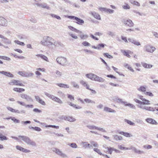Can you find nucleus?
I'll return each mask as SVG.
<instances>
[{
    "mask_svg": "<svg viewBox=\"0 0 158 158\" xmlns=\"http://www.w3.org/2000/svg\"><path fill=\"white\" fill-rule=\"evenodd\" d=\"M40 43L42 45L52 48L62 46L63 44L56 41L53 38L49 36H44L40 41Z\"/></svg>",
    "mask_w": 158,
    "mask_h": 158,
    "instance_id": "nucleus-1",
    "label": "nucleus"
},
{
    "mask_svg": "<svg viewBox=\"0 0 158 158\" xmlns=\"http://www.w3.org/2000/svg\"><path fill=\"white\" fill-rule=\"evenodd\" d=\"M139 98L142 101H140L137 99H135L134 101L139 104L137 105V107L142 110H145L149 111H154V109L151 106H147V105L150 104V101L143 98V97L141 95L139 96Z\"/></svg>",
    "mask_w": 158,
    "mask_h": 158,
    "instance_id": "nucleus-2",
    "label": "nucleus"
},
{
    "mask_svg": "<svg viewBox=\"0 0 158 158\" xmlns=\"http://www.w3.org/2000/svg\"><path fill=\"white\" fill-rule=\"evenodd\" d=\"M19 137L21 138L22 140L27 145L33 147H36V143L34 141L31 140L29 137L21 135L19 136Z\"/></svg>",
    "mask_w": 158,
    "mask_h": 158,
    "instance_id": "nucleus-3",
    "label": "nucleus"
},
{
    "mask_svg": "<svg viewBox=\"0 0 158 158\" xmlns=\"http://www.w3.org/2000/svg\"><path fill=\"white\" fill-rule=\"evenodd\" d=\"M51 149L53 152H55L61 157L62 158H67L68 157L67 155L63 153L60 150L55 148H52Z\"/></svg>",
    "mask_w": 158,
    "mask_h": 158,
    "instance_id": "nucleus-4",
    "label": "nucleus"
},
{
    "mask_svg": "<svg viewBox=\"0 0 158 158\" xmlns=\"http://www.w3.org/2000/svg\"><path fill=\"white\" fill-rule=\"evenodd\" d=\"M68 18L70 19L74 20V22L79 25H82L84 23L83 20L75 16H69Z\"/></svg>",
    "mask_w": 158,
    "mask_h": 158,
    "instance_id": "nucleus-5",
    "label": "nucleus"
},
{
    "mask_svg": "<svg viewBox=\"0 0 158 158\" xmlns=\"http://www.w3.org/2000/svg\"><path fill=\"white\" fill-rule=\"evenodd\" d=\"M144 49L148 52L152 53L156 50V48L155 47L148 44L144 46Z\"/></svg>",
    "mask_w": 158,
    "mask_h": 158,
    "instance_id": "nucleus-6",
    "label": "nucleus"
},
{
    "mask_svg": "<svg viewBox=\"0 0 158 158\" xmlns=\"http://www.w3.org/2000/svg\"><path fill=\"white\" fill-rule=\"evenodd\" d=\"M122 22L125 25L129 27H133L134 24L132 21L130 19H123L122 20Z\"/></svg>",
    "mask_w": 158,
    "mask_h": 158,
    "instance_id": "nucleus-7",
    "label": "nucleus"
},
{
    "mask_svg": "<svg viewBox=\"0 0 158 158\" xmlns=\"http://www.w3.org/2000/svg\"><path fill=\"white\" fill-rule=\"evenodd\" d=\"M56 60L58 63L62 65H65L66 64L67 60L64 57H58L57 58Z\"/></svg>",
    "mask_w": 158,
    "mask_h": 158,
    "instance_id": "nucleus-8",
    "label": "nucleus"
},
{
    "mask_svg": "<svg viewBox=\"0 0 158 158\" xmlns=\"http://www.w3.org/2000/svg\"><path fill=\"white\" fill-rule=\"evenodd\" d=\"M20 96L23 99L26 100L27 102H32L33 100L31 97L29 95L25 94H20Z\"/></svg>",
    "mask_w": 158,
    "mask_h": 158,
    "instance_id": "nucleus-9",
    "label": "nucleus"
},
{
    "mask_svg": "<svg viewBox=\"0 0 158 158\" xmlns=\"http://www.w3.org/2000/svg\"><path fill=\"white\" fill-rule=\"evenodd\" d=\"M129 42L137 46H141L140 43L133 38H129L128 39Z\"/></svg>",
    "mask_w": 158,
    "mask_h": 158,
    "instance_id": "nucleus-10",
    "label": "nucleus"
},
{
    "mask_svg": "<svg viewBox=\"0 0 158 158\" xmlns=\"http://www.w3.org/2000/svg\"><path fill=\"white\" fill-rule=\"evenodd\" d=\"M9 84L11 85H15L21 86H24V85L22 83H21L20 81L19 80H14L11 81L9 83Z\"/></svg>",
    "mask_w": 158,
    "mask_h": 158,
    "instance_id": "nucleus-11",
    "label": "nucleus"
},
{
    "mask_svg": "<svg viewBox=\"0 0 158 158\" xmlns=\"http://www.w3.org/2000/svg\"><path fill=\"white\" fill-rule=\"evenodd\" d=\"M7 24V22L6 19L2 17H0V26H6Z\"/></svg>",
    "mask_w": 158,
    "mask_h": 158,
    "instance_id": "nucleus-12",
    "label": "nucleus"
},
{
    "mask_svg": "<svg viewBox=\"0 0 158 158\" xmlns=\"http://www.w3.org/2000/svg\"><path fill=\"white\" fill-rule=\"evenodd\" d=\"M146 121L148 123L152 124L157 125L158 123L155 120L151 118H148L146 119Z\"/></svg>",
    "mask_w": 158,
    "mask_h": 158,
    "instance_id": "nucleus-13",
    "label": "nucleus"
},
{
    "mask_svg": "<svg viewBox=\"0 0 158 158\" xmlns=\"http://www.w3.org/2000/svg\"><path fill=\"white\" fill-rule=\"evenodd\" d=\"M94 81L99 82H103L105 81V80L103 78L98 77L96 75H95L94 79Z\"/></svg>",
    "mask_w": 158,
    "mask_h": 158,
    "instance_id": "nucleus-14",
    "label": "nucleus"
},
{
    "mask_svg": "<svg viewBox=\"0 0 158 158\" xmlns=\"http://www.w3.org/2000/svg\"><path fill=\"white\" fill-rule=\"evenodd\" d=\"M91 14L96 19L98 20H101V18L100 15L98 14L96 12L94 11L91 12Z\"/></svg>",
    "mask_w": 158,
    "mask_h": 158,
    "instance_id": "nucleus-15",
    "label": "nucleus"
},
{
    "mask_svg": "<svg viewBox=\"0 0 158 158\" xmlns=\"http://www.w3.org/2000/svg\"><path fill=\"white\" fill-rule=\"evenodd\" d=\"M38 6H39L40 7H41L42 8H46L48 10L50 9V7L48 6L46 3H41L39 4V3H37L36 4Z\"/></svg>",
    "mask_w": 158,
    "mask_h": 158,
    "instance_id": "nucleus-16",
    "label": "nucleus"
},
{
    "mask_svg": "<svg viewBox=\"0 0 158 158\" xmlns=\"http://www.w3.org/2000/svg\"><path fill=\"white\" fill-rule=\"evenodd\" d=\"M133 150L135 153L138 154H142L145 153L143 151L140 150L135 147L133 148Z\"/></svg>",
    "mask_w": 158,
    "mask_h": 158,
    "instance_id": "nucleus-17",
    "label": "nucleus"
},
{
    "mask_svg": "<svg viewBox=\"0 0 158 158\" xmlns=\"http://www.w3.org/2000/svg\"><path fill=\"white\" fill-rule=\"evenodd\" d=\"M141 64L142 66L145 68L150 69L153 66L152 64H148L144 62H142Z\"/></svg>",
    "mask_w": 158,
    "mask_h": 158,
    "instance_id": "nucleus-18",
    "label": "nucleus"
},
{
    "mask_svg": "<svg viewBox=\"0 0 158 158\" xmlns=\"http://www.w3.org/2000/svg\"><path fill=\"white\" fill-rule=\"evenodd\" d=\"M104 110L106 112H112L114 113L116 112L115 110L107 107H104Z\"/></svg>",
    "mask_w": 158,
    "mask_h": 158,
    "instance_id": "nucleus-19",
    "label": "nucleus"
},
{
    "mask_svg": "<svg viewBox=\"0 0 158 158\" xmlns=\"http://www.w3.org/2000/svg\"><path fill=\"white\" fill-rule=\"evenodd\" d=\"M118 133L120 134L123 135L124 136L126 137H131L132 136V135L126 132L120 131L118 132Z\"/></svg>",
    "mask_w": 158,
    "mask_h": 158,
    "instance_id": "nucleus-20",
    "label": "nucleus"
},
{
    "mask_svg": "<svg viewBox=\"0 0 158 158\" xmlns=\"http://www.w3.org/2000/svg\"><path fill=\"white\" fill-rule=\"evenodd\" d=\"M34 74L33 73L30 72H25V77H32Z\"/></svg>",
    "mask_w": 158,
    "mask_h": 158,
    "instance_id": "nucleus-21",
    "label": "nucleus"
},
{
    "mask_svg": "<svg viewBox=\"0 0 158 158\" xmlns=\"http://www.w3.org/2000/svg\"><path fill=\"white\" fill-rule=\"evenodd\" d=\"M56 85L60 87L63 88H68L69 87V86L68 85L63 83H57L56 84Z\"/></svg>",
    "mask_w": 158,
    "mask_h": 158,
    "instance_id": "nucleus-22",
    "label": "nucleus"
},
{
    "mask_svg": "<svg viewBox=\"0 0 158 158\" xmlns=\"http://www.w3.org/2000/svg\"><path fill=\"white\" fill-rule=\"evenodd\" d=\"M44 93L45 95H46L48 97V98L52 99L53 101H54V100H55V99L56 97L55 96L53 95H51L49 93H48L46 92H45Z\"/></svg>",
    "mask_w": 158,
    "mask_h": 158,
    "instance_id": "nucleus-23",
    "label": "nucleus"
},
{
    "mask_svg": "<svg viewBox=\"0 0 158 158\" xmlns=\"http://www.w3.org/2000/svg\"><path fill=\"white\" fill-rule=\"evenodd\" d=\"M95 74L93 73H90L89 74H86V76L88 78L91 79L92 80H94V76Z\"/></svg>",
    "mask_w": 158,
    "mask_h": 158,
    "instance_id": "nucleus-24",
    "label": "nucleus"
},
{
    "mask_svg": "<svg viewBox=\"0 0 158 158\" xmlns=\"http://www.w3.org/2000/svg\"><path fill=\"white\" fill-rule=\"evenodd\" d=\"M68 28L69 29L75 32H76L77 33H81V31H80L79 30H78L76 28H74V27L71 26H69Z\"/></svg>",
    "mask_w": 158,
    "mask_h": 158,
    "instance_id": "nucleus-25",
    "label": "nucleus"
},
{
    "mask_svg": "<svg viewBox=\"0 0 158 158\" xmlns=\"http://www.w3.org/2000/svg\"><path fill=\"white\" fill-rule=\"evenodd\" d=\"M67 118L66 120L71 122H74L76 120V119L75 118L71 116H67Z\"/></svg>",
    "mask_w": 158,
    "mask_h": 158,
    "instance_id": "nucleus-26",
    "label": "nucleus"
},
{
    "mask_svg": "<svg viewBox=\"0 0 158 158\" xmlns=\"http://www.w3.org/2000/svg\"><path fill=\"white\" fill-rule=\"evenodd\" d=\"M8 139L5 136L3 135L0 132V140L1 141Z\"/></svg>",
    "mask_w": 158,
    "mask_h": 158,
    "instance_id": "nucleus-27",
    "label": "nucleus"
},
{
    "mask_svg": "<svg viewBox=\"0 0 158 158\" xmlns=\"http://www.w3.org/2000/svg\"><path fill=\"white\" fill-rule=\"evenodd\" d=\"M29 128L30 129H33L37 131H41V129L40 128L37 127H33L32 126H29Z\"/></svg>",
    "mask_w": 158,
    "mask_h": 158,
    "instance_id": "nucleus-28",
    "label": "nucleus"
},
{
    "mask_svg": "<svg viewBox=\"0 0 158 158\" xmlns=\"http://www.w3.org/2000/svg\"><path fill=\"white\" fill-rule=\"evenodd\" d=\"M121 51L124 56H127L128 58H130L131 56L129 54V52H128L127 51V52L126 51L123 50H121Z\"/></svg>",
    "mask_w": 158,
    "mask_h": 158,
    "instance_id": "nucleus-29",
    "label": "nucleus"
},
{
    "mask_svg": "<svg viewBox=\"0 0 158 158\" xmlns=\"http://www.w3.org/2000/svg\"><path fill=\"white\" fill-rule=\"evenodd\" d=\"M113 136L114 139L116 141L121 140L122 139V137L121 136H118L117 135H113Z\"/></svg>",
    "mask_w": 158,
    "mask_h": 158,
    "instance_id": "nucleus-30",
    "label": "nucleus"
},
{
    "mask_svg": "<svg viewBox=\"0 0 158 158\" xmlns=\"http://www.w3.org/2000/svg\"><path fill=\"white\" fill-rule=\"evenodd\" d=\"M0 38L2 39H3L4 40L3 41L8 44H10L11 43L10 41L9 40L6 38L2 35L0 34Z\"/></svg>",
    "mask_w": 158,
    "mask_h": 158,
    "instance_id": "nucleus-31",
    "label": "nucleus"
},
{
    "mask_svg": "<svg viewBox=\"0 0 158 158\" xmlns=\"http://www.w3.org/2000/svg\"><path fill=\"white\" fill-rule=\"evenodd\" d=\"M13 90L15 91L18 92H22L25 91V89L22 88H15L13 89Z\"/></svg>",
    "mask_w": 158,
    "mask_h": 158,
    "instance_id": "nucleus-32",
    "label": "nucleus"
},
{
    "mask_svg": "<svg viewBox=\"0 0 158 158\" xmlns=\"http://www.w3.org/2000/svg\"><path fill=\"white\" fill-rule=\"evenodd\" d=\"M137 89L139 91L145 92L146 90V88L144 86H141Z\"/></svg>",
    "mask_w": 158,
    "mask_h": 158,
    "instance_id": "nucleus-33",
    "label": "nucleus"
},
{
    "mask_svg": "<svg viewBox=\"0 0 158 158\" xmlns=\"http://www.w3.org/2000/svg\"><path fill=\"white\" fill-rule=\"evenodd\" d=\"M55 73L56 74L55 77L56 78L60 77L62 75V73L57 70L55 71Z\"/></svg>",
    "mask_w": 158,
    "mask_h": 158,
    "instance_id": "nucleus-34",
    "label": "nucleus"
},
{
    "mask_svg": "<svg viewBox=\"0 0 158 158\" xmlns=\"http://www.w3.org/2000/svg\"><path fill=\"white\" fill-rule=\"evenodd\" d=\"M118 148L121 150H130L131 149V148H127V147H123L121 145H118Z\"/></svg>",
    "mask_w": 158,
    "mask_h": 158,
    "instance_id": "nucleus-35",
    "label": "nucleus"
},
{
    "mask_svg": "<svg viewBox=\"0 0 158 158\" xmlns=\"http://www.w3.org/2000/svg\"><path fill=\"white\" fill-rule=\"evenodd\" d=\"M87 142H82V143L83 144V147L85 148H90L92 147V145H90V144L87 143Z\"/></svg>",
    "mask_w": 158,
    "mask_h": 158,
    "instance_id": "nucleus-36",
    "label": "nucleus"
},
{
    "mask_svg": "<svg viewBox=\"0 0 158 158\" xmlns=\"http://www.w3.org/2000/svg\"><path fill=\"white\" fill-rule=\"evenodd\" d=\"M84 101L86 103H91L95 104V102L94 101H92L90 99L88 98H85L84 99Z\"/></svg>",
    "mask_w": 158,
    "mask_h": 158,
    "instance_id": "nucleus-37",
    "label": "nucleus"
},
{
    "mask_svg": "<svg viewBox=\"0 0 158 158\" xmlns=\"http://www.w3.org/2000/svg\"><path fill=\"white\" fill-rule=\"evenodd\" d=\"M107 34L109 36H111L112 37H114L115 36V34L114 32H112L110 31H108L107 32Z\"/></svg>",
    "mask_w": 158,
    "mask_h": 158,
    "instance_id": "nucleus-38",
    "label": "nucleus"
},
{
    "mask_svg": "<svg viewBox=\"0 0 158 158\" xmlns=\"http://www.w3.org/2000/svg\"><path fill=\"white\" fill-rule=\"evenodd\" d=\"M124 121L125 122L127 123L128 124L130 125L131 126H134L135 125V124L133 122H132L130 120H127V119H125Z\"/></svg>",
    "mask_w": 158,
    "mask_h": 158,
    "instance_id": "nucleus-39",
    "label": "nucleus"
},
{
    "mask_svg": "<svg viewBox=\"0 0 158 158\" xmlns=\"http://www.w3.org/2000/svg\"><path fill=\"white\" fill-rule=\"evenodd\" d=\"M90 143H91L90 145H92V146H93L94 147H98V143L95 142L94 141H90Z\"/></svg>",
    "mask_w": 158,
    "mask_h": 158,
    "instance_id": "nucleus-40",
    "label": "nucleus"
},
{
    "mask_svg": "<svg viewBox=\"0 0 158 158\" xmlns=\"http://www.w3.org/2000/svg\"><path fill=\"white\" fill-rule=\"evenodd\" d=\"M143 148H144L148 150L152 149V147L151 145L146 144L144 145L143 146Z\"/></svg>",
    "mask_w": 158,
    "mask_h": 158,
    "instance_id": "nucleus-41",
    "label": "nucleus"
},
{
    "mask_svg": "<svg viewBox=\"0 0 158 158\" xmlns=\"http://www.w3.org/2000/svg\"><path fill=\"white\" fill-rule=\"evenodd\" d=\"M123 8L124 9L127 10L130 9V6L127 3H125L124 5L122 6Z\"/></svg>",
    "mask_w": 158,
    "mask_h": 158,
    "instance_id": "nucleus-42",
    "label": "nucleus"
},
{
    "mask_svg": "<svg viewBox=\"0 0 158 158\" xmlns=\"http://www.w3.org/2000/svg\"><path fill=\"white\" fill-rule=\"evenodd\" d=\"M54 101L60 104H62L63 103V102L59 98L57 97H56Z\"/></svg>",
    "mask_w": 158,
    "mask_h": 158,
    "instance_id": "nucleus-43",
    "label": "nucleus"
},
{
    "mask_svg": "<svg viewBox=\"0 0 158 158\" xmlns=\"http://www.w3.org/2000/svg\"><path fill=\"white\" fill-rule=\"evenodd\" d=\"M71 84L75 88H79V85L75 81L71 82Z\"/></svg>",
    "mask_w": 158,
    "mask_h": 158,
    "instance_id": "nucleus-44",
    "label": "nucleus"
},
{
    "mask_svg": "<svg viewBox=\"0 0 158 158\" xmlns=\"http://www.w3.org/2000/svg\"><path fill=\"white\" fill-rule=\"evenodd\" d=\"M87 127L89 129L94 130L96 129V127L94 125H89L87 126Z\"/></svg>",
    "mask_w": 158,
    "mask_h": 158,
    "instance_id": "nucleus-45",
    "label": "nucleus"
},
{
    "mask_svg": "<svg viewBox=\"0 0 158 158\" xmlns=\"http://www.w3.org/2000/svg\"><path fill=\"white\" fill-rule=\"evenodd\" d=\"M14 42L15 43L17 44L20 45L21 46L25 45V44L23 42H20L18 40H15L14 41Z\"/></svg>",
    "mask_w": 158,
    "mask_h": 158,
    "instance_id": "nucleus-46",
    "label": "nucleus"
},
{
    "mask_svg": "<svg viewBox=\"0 0 158 158\" xmlns=\"http://www.w3.org/2000/svg\"><path fill=\"white\" fill-rule=\"evenodd\" d=\"M68 34L75 39H77L78 38V37L77 36L75 35V34L72 33L71 32H69Z\"/></svg>",
    "mask_w": 158,
    "mask_h": 158,
    "instance_id": "nucleus-47",
    "label": "nucleus"
},
{
    "mask_svg": "<svg viewBox=\"0 0 158 158\" xmlns=\"http://www.w3.org/2000/svg\"><path fill=\"white\" fill-rule=\"evenodd\" d=\"M0 58L8 61H10L11 60L10 59V58L6 56H0Z\"/></svg>",
    "mask_w": 158,
    "mask_h": 158,
    "instance_id": "nucleus-48",
    "label": "nucleus"
},
{
    "mask_svg": "<svg viewBox=\"0 0 158 158\" xmlns=\"http://www.w3.org/2000/svg\"><path fill=\"white\" fill-rule=\"evenodd\" d=\"M103 55L104 56L108 58L109 59H112L113 58V56L109 55L108 53H104L103 54Z\"/></svg>",
    "mask_w": 158,
    "mask_h": 158,
    "instance_id": "nucleus-49",
    "label": "nucleus"
},
{
    "mask_svg": "<svg viewBox=\"0 0 158 158\" xmlns=\"http://www.w3.org/2000/svg\"><path fill=\"white\" fill-rule=\"evenodd\" d=\"M45 127H52L53 128H56V129H58L59 128V126H56L55 125H47V126H46Z\"/></svg>",
    "mask_w": 158,
    "mask_h": 158,
    "instance_id": "nucleus-50",
    "label": "nucleus"
},
{
    "mask_svg": "<svg viewBox=\"0 0 158 158\" xmlns=\"http://www.w3.org/2000/svg\"><path fill=\"white\" fill-rule=\"evenodd\" d=\"M94 150L95 152H97L98 154H100V155L104 156V155L102 154V153L100 152V150L99 149H98L97 148H94Z\"/></svg>",
    "mask_w": 158,
    "mask_h": 158,
    "instance_id": "nucleus-51",
    "label": "nucleus"
},
{
    "mask_svg": "<svg viewBox=\"0 0 158 158\" xmlns=\"http://www.w3.org/2000/svg\"><path fill=\"white\" fill-rule=\"evenodd\" d=\"M50 15L52 17H54V18H56V19H61V18L59 16H58V15H56L55 14H50Z\"/></svg>",
    "mask_w": 158,
    "mask_h": 158,
    "instance_id": "nucleus-52",
    "label": "nucleus"
},
{
    "mask_svg": "<svg viewBox=\"0 0 158 158\" xmlns=\"http://www.w3.org/2000/svg\"><path fill=\"white\" fill-rule=\"evenodd\" d=\"M25 71H19L18 73V74L21 75V76H22L23 77H25Z\"/></svg>",
    "mask_w": 158,
    "mask_h": 158,
    "instance_id": "nucleus-53",
    "label": "nucleus"
},
{
    "mask_svg": "<svg viewBox=\"0 0 158 158\" xmlns=\"http://www.w3.org/2000/svg\"><path fill=\"white\" fill-rule=\"evenodd\" d=\"M144 94L146 95H148L151 97H153V94L150 92H145Z\"/></svg>",
    "mask_w": 158,
    "mask_h": 158,
    "instance_id": "nucleus-54",
    "label": "nucleus"
},
{
    "mask_svg": "<svg viewBox=\"0 0 158 158\" xmlns=\"http://www.w3.org/2000/svg\"><path fill=\"white\" fill-rule=\"evenodd\" d=\"M131 3L135 5L139 6H140V3L136 1H133V2H131Z\"/></svg>",
    "mask_w": 158,
    "mask_h": 158,
    "instance_id": "nucleus-55",
    "label": "nucleus"
},
{
    "mask_svg": "<svg viewBox=\"0 0 158 158\" xmlns=\"http://www.w3.org/2000/svg\"><path fill=\"white\" fill-rule=\"evenodd\" d=\"M11 120L13 121L15 123H19L20 122V121L19 120L15 118V117L11 118Z\"/></svg>",
    "mask_w": 158,
    "mask_h": 158,
    "instance_id": "nucleus-56",
    "label": "nucleus"
},
{
    "mask_svg": "<svg viewBox=\"0 0 158 158\" xmlns=\"http://www.w3.org/2000/svg\"><path fill=\"white\" fill-rule=\"evenodd\" d=\"M96 129L97 130H98L100 131H101L102 132H106V131L105 129H103L102 128H101L100 127H96Z\"/></svg>",
    "mask_w": 158,
    "mask_h": 158,
    "instance_id": "nucleus-57",
    "label": "nucleus"
},
{
    "mask_svg": "<svg viewBox=\"0 0 158 158\" xmlns=\"http://www.w3.org/2000/svg\"><path fill=\"white\" fill-rule=\"evenodd\" d=\"M82 44L86 46H90V44L86 41H85L82 43Z\"/></svg>",
    "mask_w": 158,
    "mask_h": 158,
    "instance_id": "nucleus-58",
    "label": "nucleus"
},
{
    "mask_svg": "<svg viewBox=\"0 0 158 158\" xmlns=\"http://www.w3.org/2000/svg\"><path fill=\"white\" fill-rule=\"evenodd\" d=\"M80 37L82 39H86L88 37V35H81Z\"/></svg>",
    "mask_w": 158,
    "mask_h": 158,
    "instance_id": "nucleus-59",
    "label": "nucleus"
},
{
    "mask_svg": "<svg viewBox=\"0 0 158 158\" xmlns=\"http://www.w3.org/2000/svg\"><path fill=\"white\" fill-rule=\"evenodd\" d=\"M31 122L30 121H22L21 123L23 125H26L27 124H30Z\"/></svg>",
    "mask_w": 158,
    "mask_h": 158,
    "instance_id": "nucleus-60",
    "label": "nucleus"
},
{
    "mask_svg": "<svg viewBox=\"0 0 158 158\" xmlns=\"http://www.w3.org/2000/svg\"><path fill=\"white\" fill-rule=\"evenodd\" d=\"M71 106L75 108L76 109H80L82 108L81 107L79 106H77V105L73 103V104Z\"/></svg>",
    "mask_w": 158,
    "mask_h": 158,
    "instance_id": "nucleus-61",
    "label": "nucleus"
},
{
    "mask_svg": "<svg viewBox=\"0 0 158 158\" xmlns=\"http://www.w3.org/2000/svg\"><path fill=\"white\" fill-rule=\"evenodd\" d=\"M69 146H70L72 148H76L77 147V146L75 143H71L69 145Z\"/></svg>",
    "mask_w": 158,
    "mask_h": 158,
    "instance_id": "nucleus-62",
    "label": "nucleus"
},
{
    "mask_svg": "<svg viewBox=\"0 0 158 158\" xmlns=\"http://www.w3.org/2000/svg\"><path fill=\"white\" fill-rule=\"evenodd\" d=\"M41 58L44 60L46 61H48V59L47 57L43 55H42L41 56Z\"/></svg>",
    "mask_w": 158,
    "mask_h": 158,
    "instance_id": "nucleus-63",
    "label": "nucleus"
},
{
    "mask_svg": "<svg viewBox=\"0 0 158 158\" xmlns=\"http://www.w3.org/2000/svg\"><path fill=\"white\" fill-rule=\"evenodd\" d=\"M67 116H64V115H62L59 116V118L60 119L62 120H66V119H67Z\"/></svg>",
    "mask_w": 158,
    "mask_h": 158,
    "instance_id": "nucleus-64",
    "label": "nucleus"
}]
</instances>
